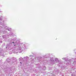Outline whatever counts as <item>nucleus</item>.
Returning a JSON list of instances; mask_svg holds the SVG:
<instances>
[{
    "label": "nucleus",
    "mask_w": 76,
    "mask_h": 76,
    "mask_svg": "<svg viewBox=\"0 0 76 76\" xmlns=\"http://www.w3.org/2000/svg\"><path fill=\"white\" fill-rule=\"evenodd\" d=\"M20 63H21V64H22V62H20Z\"/></svg>",
    "instance_id": "nucleus-1"
},
{
    "label": "nucleus",
    "mask_w": 76,
    "mask_h": 76,
    "mask_svg": "<svg viewBox=\"0 0 76 76\" xmlns=\"http://www.w3.org/2000/svg\"><path fill=\"white\" fill-rule=\"evenodd\" d=\"M12 43L13 44V43H14V42H12Z\"/></svg>",
    "instance_id": "nucleus-2"
}]
</instances>
